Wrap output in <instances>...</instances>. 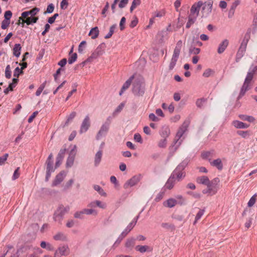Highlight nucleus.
Here are the masks:
<instances>
[{"instance_id":"nucleus-35","label":"nucleus","mask_w":257,"mask_h":257,"mask_svg":"<svg viewBox=\"0 0 257 257\" xmlns=\"http://www.w3.org/2000/svg\"><path fill=\"white\" fill-rule=\"evenodd\" d=\"M99 34V30L97 27H94L90 30L89 33V35L93 39L96 38Z\"/></svg>"},{"instance_id":"nucleus-13","label":"nucleus","mask_w":257,"mask_h":257,"mask_svg":"<svg viewBox=\"0 0 257 257\" xmlns=\"http://www.w3.org/2000/svg\"><path fill=\"white\" fill-rule=\"evenodd\" d=\"M90 126V118L88 115H86L83 119L80 129V133L86 132Z\"/></svg>"},{"instance_id":"nucleus-37","label":"nucleus","mask_w":257,"mask_h":257,"mask_svg":"<svg viewBox=\"0 0 257 257\" xmlns=\"http://www.w3.org/2000/svg\"><path fill=\"white\" fill-rule=\"evenodd\" d=\"M134 78V75H132L128 79H127L122 86V90L127 89L131 84Z\"/></svg>"},{"instance_id":"nucleus-50","label":"nucleus","mask_w":257,"mask_h":257,"mask_svg":"<svg viewBox=\"0 0 257 257\" xmlns=\"http://www.w3.org/2000/svg\"><path fill=\"white\" fill-rule=\"evenodd\" d=\"M46 81H45L44 82H43L40 86L38 88V89L37 90L36 92V96H39L41 93H42V92L43 91V89H44V88L45 87V86H46Z\"/></svg>"},{"instance_id":"nucleus-40","label":"nucleus","mask_w":257,"mask_h":257,"mask_svg":"<svg viewBox=\"0 0 257 257\" xmlns=\"http://www.w3.org/2000/svg\"><path fill=\"white\" fill-rule=\"evenodd\" d=\"M75 155H73L72 156L70 155L67 159L66 162V167H71L74 161Z\"/></svg>"},{"instance_id":"nucleus-11","label":"nucleus","mask_w":257,"mask_h":257,"mask_svg":"<svg viewBox=\"0 0 257 257\" xmlns=\"http://www.w3.org/2000/svg\"><path fill=\"white\" fill-rule=\"evenodd\" d=\"M212 4L211 2L203 3L201 7L202 17H207L211 12Z\"/></svg>"},{"instance_id":"nucleus-8","label":"nucleus","mask_w":257,"mask_h":257,"mask_svg":"<svg viewBox=\"0 0 257 257\" xmlns=\"http://www.w3.org/2000/svg\"><path fill=\"white\" fill-rule=\"evenodd\" d=\"M142 177L141 174H138L134 176L131 179H128L123 185V188L125 189L130 187H133L140 181Z\"/></svg>"},{"instance_id":"nucleus-61","label":"nucleus","mask_w":257,"mask_h":257,"mask_svg":"<svg viewBox=\"0 0 257 257\" xmlns=\"http://www.w3.org/2000/svg\"><path fill=\"white\" fill-rule=\"evenodd\" d=\"M9 156L8 154H5L4 156L0 157V165H3L6 161L7 160L8 157Z\"/></svg>"},{"instance_id":"nucleus-64","label":"nucleus","mask_w":257,"mask_h":257,"mask_svg":"<svg viewBox=\"0 0 257 257\" xmlns=\"http://www.w3.org/2000/svg\"><path fill=\"white\" fill-rule=\"evenodd\" d=\"M76 113L74 111L72 112L67 117L66 123H68L71 121L76 116Z\"/></svg>"},{"instance_id":"nucleus-17","label":"nucleus","mask_w":257,"mask_h":257,"mask_svg":"<svg viewBox=\"0 0 257 257\" xmlns=\"http://www.w3.org/2000/svg\"><path fill=\"white\" fill-rule=\"evenodd\" d=\"M202 6V2L201 1L193 4L191 7L190 13L198 16L199 11L200 10Z\"/></svg>"},{"instance_id":"nucleus-43","label":"nucleus","mask_w":257,"mask_h":257,"mask_svg":"<svg viewBox=\"0 0 257 257\" xmlns=\"http://www.w3.org/2000/svg\"><path fill=\"white\" fill-rule=\"evenodd\" d=\"M205 212V210L204 209H200L198 212L197 213L195 220L194 221L193 224H195L197 221L201 218V217L203 216Z\"/></svg>"},{"instance_id":"nucleus-45","label":"nucleus","mask_w":257,"mask_h":257,"mask_svg":"<svg viewBox=\"0 0 257 257\" xmlns=\"http://www.w3.org/2000/svg\"><path fill=\"white\" fill-rule=\"evenodd\" d=\"M40 246L42 248H46L49 250L53 249V246L51 244L49 243H46L45 241H44L41 242Z\"/></svg>"},{"instance_id":"nucleus-49","label":"nucleus","mask_w":257,"mask_h":257,"mask_svg":"<svg viewBox=\"0 0 257 257\" xmlns=\"http://www.w3.org/2000/svg\"><path fill=\"white\" fill-rule=\"evenodd\" d=\"M214 73V71L212 70L211 69L208 68L206 69L203 73V76L204 77H209L210 76H211Z\"/></svg>"},{"instance_id":"nucleus-1","label":"nucleus","mask_w":257,"mask_h":257,"mask_svg":"<svg viewBox=\"0 0 257 257\" xmlns=\"http://www.w3.org/2000/svg\"><path fill=\"white\" fill-rule=\"evenodd\" d=\"M250 32H247L245 34V35L241 42L240 46L237 51V53H236V54L235 56V61L236 62H238L240 61V60L244 56V55L246 52L247 45L248 42L250 39Z\"/></svg>"},{"instance_id":"nucleus-52","label":"nucleus","mask_w":257,"mask_h":257,"mask_svg":"<svg viewBox=\"0 0 257 257\" xmlns=\"http://www.w3.org/2000/svg\"><path fill=\"white\" fill-rule=\"evenodd\" d=\"M256 198L255 194L253 195L249 199L247 203V206L249 207H252L255 203Z\"/></svg>"},{"instance_id":"nucleus-25","label":"nucleus","mask_w":257,"mask_h":257,"mask_svg":"<svg viewBox=\"0 0 257 257\" xmlns=\"http://www.w3.org/2000/svg\"><path fill=\"white\" fill-rule=\"evenodd\" d=\"M57 252H58L61 255H68L70 253V249L68 245H64L60 246Z\"/></svg>"},{"instance_id":"nucleus-14","label":"nucleus","mask_w":257,"mask_h":257,"mask_svg":"<svg viewBox=\"0 0 257 257\" xmlns=\"http://www.w3.org/2000/svg\"><path fill=\"white\" fill-rule=\"evenodd\" d=\"M46 172L49 173H52L54 171L55 169L53 168V155L52 153H51L46 162Z\"/></svg>"},{"instance_id":"nucleus-55","label":"nucleus","mask_w":257,"mask_h":257,"mask_svg":"<svg viewBox=\"0 0 257 257\" xmlns=\"http://www.w3.org/2000/svg\"><path fill=\"white\" fill-rule=\"evenodd\" d=\"M123 239V237L122 236H121L120 235H119V236L118 237L117 239L116 240V241L113 244L112 247L115 248V247L118 246Z\"/></svg>"},{"instance_id":"nucleus-29","label":"nucleus","mask_w":257,"mask_h":257,"mask_svg":"<svg viewBox=\"0 0 257 257\" xmlns=\"http://www.w3.org/2000/svg\"><path fill=\"white\" fill-rule=\"evenodd\" d=\"M219 182H220V180L218 178H215L211 181H210V183L211 184L210 185H211V186L212 187L215 188L216 189V191L214 193L209 192V195H213L217 193V192L218 191V187L217 186L218 185Z\"/></svg>"},{"instance_id":"nucleus-30","label":"nucleus","mask_w":257,"mask_h":257,"mask_svg":"<svg viewBox=\"0 0 257 257\" xmlns=\"http://www.w3.org/2000/svg\"><path fill=\"white\" fill-rule=\"evenodd\" d=\"M176 181L174 178L170 176L165 185V187L169 190L172 189L174 186Z\"/></svg>"},{"instance_id":"nucleus-19","label":"nucleus","mask_w":257,"mask_h":257,"mask_svg":"<svg viewBox=\"0 0 257 257\" xmlns=\"http://www.w3.org/2000/svg\"><path fill=\"white\" fill-rule=\"evenodd\" d=\"M102 150H99L95 154L94 158V165L95 167H97L100 163L102 157Z\"/></svg>"},{"instance_id":"nucleus-21","label":"nucleus","mask_w":257,"mask_h":257,"mask_svg":"<svg viewBox=\"0 0 257 257\" xmlns=\"http://www.w3.org/2000/svg\"><path fill=\"white\" fill-rule=\"evenodd\" d=\"M53 239L56 241H66L68 240L66 234L62 232H57L53 236Z\"/></svg>"},{"instance_id":"nucleus-4","label":"nucleus","mask_w":257,"mask_h":257,"mask_svg":"<svg viewBox=\"0 0 257 257\" xmlns=\"http://www.w3.org/2000/svg\"><path fill=\"white\" fill-rule=\"evenodd\" d=\"M196 181L199 184L207 186V189L202 191L203 194H209V192L214 193L216 191V189L211 186L210 180L207 176H202L199 177L196 179Z\"/></svg>"},{"instance_id":"nucleus-24","label":"nucleus","mask_w":257,"mask_h":257,"mask_svg":"<svg viewBox=\"0 0 257 257\" xmlns=\"http://www.w3.org/2000/svg\"><path fill=\"white\" fill-rule=\"evenodd\" d=\"M209 163L212 166L217 168L219 170H221L223 169V164L220 158L211 161Z\"/></svg>"},{"instance_id":"nucleus-3","label":"nucleus","mask_w":257,"mask_h":257,"mask_svg":"<svg viewBox=\"0 0 257 257\" xmlns=\"http://www.w3.org/2000/svg\"><path fill=\"white\" fill-rule=\"evenodd\" d=\"M182 45V41L179 40L177 42L175 48L174 50L173 54L169 64V69L172 70L176 65V62L178 59L180 51Z\"/></svg>"},{"instance_id":"nucleus-22","label":"nucleus","mask_w":257,"mask_h":257,"mask_svg":"<svg viewBox=\"0 0 257 257\" xmlns=\"http://www.w3.org/2000/svg\"><path fill=\"white\" fill-rule=\"evenodd\" d=\"M177 204V201L173 198H170L163 202V205L168 208H173Z\"/></svg>"},{"instance_id":"nucleus-56","label":"nucleus","mask_w":257,"mask_h":257,"mask_svg":"<svg viewBox=\"0 0 257 257\" xmlns=\"http://www.w3.org/2000/svg\"><path fill=\"white\" fill-rule=\"evenodd\" d=\"M86 45V42L85 41H82L78 47V52L79 53H82L84 50V48Z\"/></svg>"},{"instance_id":"nucleus-26","label":"nucleus","mask_w":257,"mask_h":257,"mask_svg":"<svg viewBox=\"0 0 257 257\" xmlns=\"http://www.w3.org/2000/svg\"><path fill=\"white\" fill-rule=\"evenodd\" d=\"M228 12V17L231 18L234 15L235 10L240 4V0H234Z\"/></svg>"},{"instance_id":"nucleus-16","label":"nucleus","mask_w":257,"mask_h":257,"mask_svg":"<svg viewBox=\"0 0 257 257\" xmlns=\"http://www.w3.org/2000/svg\"><path fill=\"white\" fill-rule=\"evenodd\" d=\"M232 124L234 127L238 129L247 128L249 126V124L237 120H233L232 122Z\"/></svg>"},{"instance_id":"nucleus-15","label":"nucleus","mask_w":257,"mask_h":257,"mask_svg":"<svg viewBox=\"0 0 257 257\" xmlns=\"http://www.w3.org/2000/svg\"><path fill=\"white\" fill-rule=\"evenodd\" d=\"M38 20V17L28 16L26 18L20 17L19 21L22 20V27H24V24L26 23L27 25H30L36 23Z\"/></svg>"},{"instance_id":"nucleus-62","label":"nucleus","mask_w":257,"mask_h":257,"mask_svg":"<svg viewBox=\"0 0 257 257\" xmlns=\"http://www.w3.org/2000/svg\"><path fill=\"white\" fill-rule=\"evenodd\" d=\"M167 144V140L166 139L164 138L163 139L161 140L159 143H158V146L160 148H165Z\"/></svg>"},{"instance_id":"nucleus-23","label":"nucleus","mask_w":257,"mask_h":257,"mask_svg":"<svg viewBox=\"0 0 257 257\" xmlns=\"http://www.w3.org/2000/svg\"><path fill=\"white\" fill-rule=\"evenodd\" d=\"M228 44L229 42L228 40L224 39L223 41H222L218 46V48L217 49L218 53H222L227 47Z\"/></svg>"},{"instance_id":"nucleus-42","label":"nucleus","mask_w":257,"mask_h":257,"mask_svg":"<svg viewBox=\"0 0 257 257\" xmlns=\"http://www.w3.org/2000/svg\"><path fill=\"white\" fill-rule=\"evenodd\" d=\"M94 189L98 192L99 194H100L101 196H105L106 194L104 191L103 189L99 185H95L93 186Z\"/></svg>"},{"instance_id":"nucleus-5","label":"nucleus","mask_w":257,"mask_h":257,"mask_svg":"<svg viewBox=\"0 0 257 257\" xmlns=\"http://www.w3.org/2000/svg\"><path fill=\"white\" fill-rule=\"evenodd\" d=\"M133 93L137 96H142L145 93V86L142 81L136 80L133 84Z\"/></svg>"},{"instance_id":"nucleus-46","label":"nucleus","mask_w":257,"mask_h":257,"mask_svg":"<svg viewBox=\"0 0 257 257\" xmlns=\"http://www.w3.org/2000/svg\"><path fill=\"white\" fill-rule=\"evenodd\" d=\"M148 248L147 245H137L136 246V249L141 253L146 252Z\"/></svg>"},{"instance_id":"nucleus-38","label":"nucleus","mask_w":257,"mask_h":257,"mask_svg":"<svg viewBox=\"0 0 257 257\" xmlns=\"http://www.w3.org/2000/svg\"><path fill=\"white\" fill-rule=\"evenodd\" d=\"M135 239L134 238H128L126 240L125 246L127 248H132L135 245Z\"/></svg>"},{"instance_id":"nucleus-34","label":"nucleus","mask_w":257,"mask_h":257,"mask_svg":"<svg viewBox=\"0 0 257 257\" xmlns=\"http://www.w3.org/2000/svg\"><path fill=\"white\" fill-rule=\"evenodd\" d=\"M21 46L20 44L15 45L13 48V54L17 57H19L21 54Z\"/></svg>"},{"instance_id":"nucleus-12","label":"nucleus","mask_w":257,"mask_h":257,"mask_svg":"<svg viewBox=\"0 0 257 257\" xmlns=\"http://www.w3.org/2000/svg\"><path fill=\"white\" fill-rule=\"evenodd\" d=\"M66 173L65 171H61L55 177L54 180L52 183V186L55 187L59 185L64 179L66 176Z\"/></svg>"},{"instance_id":"nucleus-9","label":"nucleus","mask_w":257,"mask_h":257,"mask_svg":"<svg viewBox=\"0 0 257 257\" xmlns=\"http://www.w3.org/2000/svg\"><path fill=\"white\" fill-rule=\"evenodd\" d=\"M252 79V78H251V76L249 74H247L244 83L241 88L239 97H241L243 96L246 91L250 88V83Z\"/></svg>"},{"instance_id":"nucleus-6","label":"nucleus","mask_w":257,"mask_h":257,"mask_svg":"<svg viewBox=\"0 0 257 257\" xmlns=\"http://www.w3.org/2000/svg\"><path fill=\"white\" fill-rule=\"evenodd\" d=\"M69 207L60 205L55 211L53 218L56 221L60 222L64 215L69 210Z\"/></svg>"},{"instance_id":"nucleus-10","label":"nucleus","mask_w":257,"mask_h":257,"mask_svg":"<svg viewBox=\"0 0 257 257\" xmlns=\"http://www.w3.org/2000/svg\"><path fill=\"white\" fill-rule=\"evenodd\" d=\"M109 127V122H105L101 126L96 136V139L97 140H100L103 137H104L107 134Z\"/></svg>"},{"instance_id":"nucleus-44","label":"nucleus","mask_w":257,"mask_h":257,"mask_svg":"<svg viewBox=\"0 0 257 257\" xmlns=\"http://www.w3.org/2000/svg\"><path fill=\"white\" fill-rule=\"evenodd\" d=\"M176 200L177 201V204L182 205L185 203V199L182 195H178L175 196Z\"/></svg>"},{"instance_id":"nucleus-63","label":"nucleus","mask_w":257,"mask_h":257,"mask_svg":"<svg viewBox=\"0 0 257 257\" xmlns=\"http://www.w3.org/2000/svg\"><path fill=\"white\" fill-rule=\"evenodd\" d=\"M96 206L102 209H105L106 207V204L105 203L102 202L99 200H96Z\"/></svg>"},{"instance_id":"nucleus-28","label":"nucleus","mask_w":257,"mask_h":257,"mask_svg":"<svg viewBox=\"0 0 257 257\" xmlns=\"http://www.w3.org/2000/svg\"><path fill=\"white\" fill-rule=\"evenodd\" d=\"M103 53V50L101 45L98 46L97 48L91 54V57L93 59L97 58L98 56L102 55Z\"/></svg>"},{"instance_id":"nucleus-20","label":"nucleus","mask_w":257,"mask_h":257,"mask_svg":"<svg viewBox=\"0 0 257 257\" xmlns=\"http://www.w3.org/2000/svg\"><path fill=\"white\" fill-rule=\"evenodd\" d=\"M39 8H35L30 11L24 12L21 15L22 17L26 18L28 16L34 17L39 12Z\"/></svg>"},{"instance_id":"nucleus-47","label":"nucleus","mask_w":257,"mask_h":257,"mask_svg":"<svg viewBox=\"0 0 257 257\" xmlns=\"http://www.w3.org/2000/svg\"><path fill=\"white\" fill-rule=\"evenodd\" d=\"M116 25L115 24L111 26L109 29L108 33L104 37L105 39H108L110 38L114 33V29L116 28Z\"/></svg>"},{"instance_id":"nucleus-32","label":"nucleus","mask_w":257,"mask_h":257,"mask_svg":"<svg viewBox=\"0 0 257 257\" xmlns=\"http://www.w3.org/2000/svg\"><path fill=\"white\" fill-rule=\"evenodd\" d=\"M238 117L242 120L247 121L249 122H253L255 120V118L252 116L245 114H239Z\"/></svg>"},{"instance_id":"nucleus-58","label":"nucleus","mask_w":257,"mask_h":257,"mask_svg":"<svg viewBox=\"0 0 257 257\" xmlns=\"http://www.w3.org/2000/svg\"><path fill=\"white\" fill-rule=\"evenodd\" d=\"M12 16V13L10 11H7L5 12L4 17L5 20L10 21L11 17Z\"/></svg>"},{"instance_id":"nucleus-51","label":"nucleus","mask_w":257,"mask_h":257,"mask_svg":"<svg viewBox=\"0 0 257 257\" xmlns=\"http://www.w3.org/2000/svg\"><path fill=\"white\" fill-rule=\"evenodd\" d=\"M77 55L76 53H73L68 59V63L70 64L74 63L77 59Z\"/></svg>"},{"instance_id":"nucleus-31","label":"nucleus","mask_w":257,"mask_h":257,"mask_svg":"<svg viewBox=\"0 0 257 257\" xmlns=\"http://www.w3.org/2000/svg\"><path fill=\"white\" fill-rule=\"evenodd\" d=\"M170 134V128L168 126H165L162 127L160 134L162 137L166 139Z\"/></svg>"},{"instance_id":"nucleus-36","label":"nucleus","mask_w":257,"mask_h":257,"mask_svg":"<svg viewBox=\"0 0 257 257\" xmlns=\"http://www.w3.org/2000/svg\"><path fill=\"white\" fill-rule=\"evenodd\" d=\"M141 4V0H134L130 7V12L132 13L133 11Z\"/></svg>"},{"instance_id":"nucleus-41","label":"nucleus","mask_w":257,"mask_h":257,"mask_svg":"<svg viewBox=\"0 0 257 257\" xmlns=\"http://www.w3.org/2000/svg\"><path fill=\"white\" fill-rule=\"evenodd\" d=\"M161 225L163 228L167 230H172L175 228V226L173 224L167 222H163Z\"/></svg>"},{"instance_id":"nucleus-54","label":"nucleus","mask_w":257,"mask_h":257,"mask_svg":"<svg viewBox=\"0 0 257 257\" xmlns=\"http://www.w3.org/2000/svg\"><path fill=\"white\" fill-rule=\"evenodd\" d=\"M124 106V103L123 102L121 103L115 109L113 112V114H117L120 112Z\"/></svg>"},{"instance_id":"nucleus-60","label":"nucleus","mask_w":257,"mask_h":257,"mask_svg":"<svg viewBox=\"0 0 257 257\" xmlns=\"http://www.w3.org/2000/svg\"><path fill=\"white\" fill-rule=\"evenodd\" d=\"M74 182V180L73 179H70L66 183L65 185H63L64 190H66L69 188Z\"/></svg>"},{"instance_id":"nucleus-48","label":"nucleus","mask_w":257,"mask_h":257,"mask_svg":"<svg viewBox=\"0 0 257 257\" xmlns=\"http://www.w3.org/2000/svg\"><path fill=\"white\" fill-rule=\"evenodd\" d=\"M200 52V49L198 48L191 47L190 48L189 50V53L190 55L194 54L197 55Z\"/></svg>"},{"instance_id":"nucleus-57","label":"nucleus","mask_w":257,"mask_h":257,"mask_svg":"<svg viewBox=\"0 0 257 257\" xmlns=\"http://www.w3.org/2000/svg\"><path fill=\"white\" fill-rule=\"evenodd\" d=\"M19 170H20V167H18L15 170V171L13 174V177H12L13 180H15L19 177V176H20Z\"/></svg>"},{"instance_id":"nucleus-7","label":"nucleus","mask_w":257,"mask_h":257,"mask_svg":"<svg viewBox=\"0 0 257 257\" xmlns=\"http://www.w3.org/2000/svg\"><path fill=\"white\" fill-rule=\"evenodd\" d=\"M189 121L185 120L182 125L180 127L178 132L176 136V142L175 143L178 144V146L181 144L182 140L179 141L181 138L183 136L184 133L187 131L188 127L189 125Z\"/></svg>"},{"instance_id":"nucleus-18","label":"nucleus","mask_w":257,"mask_h":257,"mask_svg":"<svg viewBox=\"0 0 257 257\" xmlns=\"http://www.w3.org/2000/svg\"><path fill=\"white\" fill-rule=\"evenodd\" d=\"M215 153L214 151L211 150L210 151L204 152L201 154V157L203 159L208 160L210 162L211 159L215 156Z\"/></svg>"},{"instance_id":"nucleus-53","label":"nucleus","mask_w":257,"mask_h":257,"mask_svg":"<svg viewBox=\"0 0 257 257\" xmlns=\"http://www.w3.org/2000/svg\"><path fill=\"white\" fill-rule=\"evenodd\" d=\"M5 76L7 78H10L11 77V71L9 65H7L5 70Z\"/></svg>"},{"instance_id":"nucleus-33","label":"nucleus","mask_w":257,"mask_h":257,"mask_svg":"<svg viewBox=\"0 0 257 257\" xmlns=\"http://www.w3.org/2000/svg\"><path fill=\"white\" fill-rule=\"evenodd\" d=\"M236 134L243 139H247L251 135L249 131H238Z\"/></svg>"},{"instance_id":"nucleus-27","label":"nucleus","mask_w":257,"mask_h":257,"mask_svg":"<svg viewBox=\"0 0 257 257\" xmlns=\"http://www.w3.org/2000/svg\"><path fill=\"white\" fill-rule=\"evenodd\" d=\"M198 15L191 13L188 17V21L186 24V27L189 28L192 25H193L196 21Z\"/></svg>"},{"instance_id":"nucleus-39","label":"nucleus","mask_w":257,"mask_h":257,"mask_svg":"<svg viewBox=\"0 0 257 257\" xmlns=\"http://www.w3.org/2000/svg\"><path fill=\"white\" fill-rule=\"evenodd\" d=\"M83 212H84V214H87V215H90L92 214L95 216L97 215V211L94 209L93 208H89V209H84L83 210Z\"/></svg>"},{"instance_id":"nucleus-59","label":"nucleus","mask_w":257,"mask_h":257,"mask_svg":"<svg viewBox=\"0 0 257 257\" xmlns=\"http://www.w3.org/2000/svg\"><path fill=\"white\" fill-rule=\"evenodd\" d=\"M125 21H126V19H125V17H122L120 20V23H119V27H120V30L121 31L123 30L125 28L124 24L125 23Z\"/></svg>"},{"instance_id":"nucleus-2","label":"nucleus","mask_w":257,"mask_h":257,"mask_svg":"<svg viewBox=\"0 0 257 257\" xmlns=\"http://www.w3.org/2000/svg\"><path fill=\"white\" fill-rule=\"evenodd\" d=\"M188 164L187 161H182L175 169L171 176L176 181H180L185 177V172L184 171L185 168Z\"/></svg>"}]
</instances>
